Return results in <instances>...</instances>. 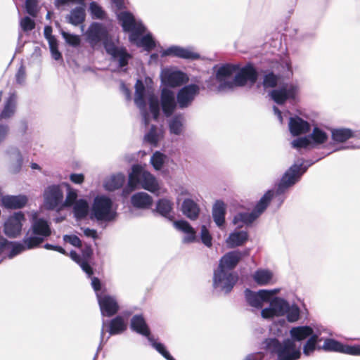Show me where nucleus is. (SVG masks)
Listing matches in <instances>:
<instances>
[{"label": "nucleus", "mask_w": 360, "mask_h": 360, "mask_svg": "<svg viewBox=\"0 0 360 360\" xmlns=\"http://www.w3.org/2000/svg\"><path fill=\"white\" fill-rule=\"evenodd\" d=\"M86 39L89 44L94 47L101 41H103L104 48L113 60L119 63L120 68L128 64L131 56L127 53L125 48L117 46L110 39L106 27L100 22H92L86 32Z\"/></svg>", "instance_id": "nucleus-3"}, {"label": "nucleus", "mask_w": 360, "mask_h": 360, "mask_svg": "<svg viewBox=\"0 0 360 360\" xmlns=\"http://www.w3.org/2000/svg\"><path fill=\"white\" fill-rule=\"evenodd\" d=\"M25 220L24 214L22 212L15 213L8 217L4 223V233L9 238H16L20 235L22 224Z\"/></svg>", "instance_id": "nucleus-18"}, {"label": "nucleus", "mask_w": 360, "mask_h": 360, "mask_svg": "<svg viewBox=\"0 0 360 360\" xmlns=\"http://www.w3.org/2000/svg\"><path fill=\"white\" fill-rule=\"evenodd\" d=\"M257 72L251 65H247L241 69L238 68L233 78V88L235 86H244L248 83L252 85L257 82Z\"/></svg>", "instance_id": "nucleus-11"}, {"label": "nucleus", "mask_w": 360, "mask_h": 360, "mask_svg": "<svg viewBox=\"0 0 360 360\" xmlns=\"http://www.w3.org/2000/svg\"><path fill=\"white\" fill-rule=\"evenodd\" d=\"M200 92V87L196 84H188L182 87L176 94L177 104L180 109L188 108Z\"/></svg>", "instance_id": "nucleus-14"}, {"label": "nucleus", "mask_w": 360, "mask_h": 360, "mask_svg": "<svg viewBox=\"0 0 360 360\" xmlns=\"http://www.w3.org/2000/svg\"><path fill=\"white\" fill-rule=\"evenodd\" d=\"M117 215L116 208L110 198L103 195L94 198L89 213L91 220L98 224L109 223L115 220Z\"/></svg>", "instance_id": "nucleus-5"}, {"label": "nucleus", "mask_w": 360, "mask_h": 360, "mask_svg": "<svg viewBox=\"0 0 360 360\" xmlns=\"http://www.w3.org/2000/svg\"><path fill=\"white\" fill-rule=\"evenodd\" d=\"M269 302V307L263 309L261 311L262 318L271 319L275 316H284L289 303L288 301L280 297H274Z\"/></svg>", "instance_id": "nucleus-12"}, {"label": "nucleus", "mask_w": 360, "mask_h": 360, "mask_svg": "<svg viewBox=\"0 0 360 360\" xmlns=\"http://www.w3.org/2000/svg\"><path fill=\"white\" fill-rule=\"evenodd\" d=\"M319 335V333H316L307 340L302 348L304 356H311L317 349V344L320 341Z\"/></svg>", "instance_id": "nucleus-43"}, {"label": "nucleus", "mask_w": 360, "mask_h": 360, "mask_svg": "<svg viewBox=\"0 0 360 360\" xmlns=\"http://www.w3.org/2000/svg\"><path fill=\"white\" fill-rule=\"evenodd\" d=\"M18 105V96L15 92H10L5 98L0 112V120H8L14 116Z\"/></svg>", "instance_id": "nucleus-25"}, {"label": "nucleus", "mask_w": 360, "mask_h": 360, "mask_svg": "<svg viewBox=\"0 0 360 360\" xmlns=\"http://www.w3.org/2000/svg\"><path fill=\"white\" fill-rule=\"evenodd\" d=\"M149 109L153 119L157 120L160 115V102L157 96H151L150 97Z\"/></svg>", "instance_id": "nucleus-51"}, {"label": "nucleus", "mask_w": 360, "mask_h": 360, "mask_svg": "<svg viewBox=\"0 0 360 360\" xmlns=\"http://www.w3.org/2000/svg\"><path fill=\"white\" fill-rule=\"evenodd\" d=\"M238 280L236 273L217 266L213 272L212 286L214 289L227 295L231 292Z\"/></svg>", "instance_id": "nucleus-7"}, {"label": "nucleus", "mask_w": 360, "mask_h": 360, "mask_svg": "<svg viewBox=\"0 0 360 360\" xmlns=\"http://www.w3.org/2000/svg\"><path fill=\"white\" fill-rule=\"evenodd\" d=\"M63 240L65 243H69L72 245L77 248H79L82 246L81 240L79 238V237H77L75 235H64Z\"/></svg>", "instance_id": "nucleus-59"}, {"label": "nucleus", "mask_w": 360, "mask_h": 360, "mask_svg": "<svg viewBox=\"0 0 360 360\" xmlns=\"http://www.w3.org/2000/svg\"><path fill=\"white\" fill-rule=\"evenodd\" d=\"M355 135L352 130L347 128H338L331 130V138L336 143H344Z\"/></svg>", "instance_id": "nucleus-39"}, {"label": "nucleus", "mask_w": 360, "mask_h": 360, "mask_svg": "<svg viewBox=\"0 0 360 360\" xmlns=\"http://www.w3.org/2000/svg\"><path fill=\"white\" fill-rule=\"evenodd\" d=\"M226 205L220 200H216L212 206V215L218 227H221L225 222Z\"/></svg>", "instance_id": "nucleus-32"}, {"label": "nucleus", "mask_w": 360, "mask_h": 360, "mask_svg": "<svg viewBox=\"0 0 360 360\" xmlns=\"http://www.w3.org/2000/svg\"><path fill=\"white\" fill-rule=\"evenodd\" d=\"M200 238L204 245L208 248L212 246V236L205 225L201 227Z\"/></svg>", "instance_id": "nucleus-55"}, {"label": "nucleus", "mask_w": 360, "mask_h": 360, "mask_svg": "<svg viewBox=\"0 0 360 360\" xmlns=\"http://www.w3.org/2000/svg\"><path fill=\"white\" fill-rule=\"evenodd\" d=\"M313 328L309 326L292 327L289 334L290 338L282 342L277 338H267L263 342V347L277 360H298L301 357V342L315 335Z\"/></svg>", "instance_id": "nucleus-2"}, {"label": "nucleus", "mask_w": 360, "mask_h": 360, "mask_svg": "<svg viewBox=\"0 0 360 360\" xmlns=\"http://www.w3.org/2000/svg\"><path fill=\"white\" fill-rule=\"evenodd\" d=\"M173 56L180 58L188 60H196L200 55L194 52L192 48H183L179 46H172L161 51V56Z\"/></svg>", "instance_id": "nucleus-22"}, {"label": "nucleus", "mask_w": 360, "mask_h": 360, "mask_svg": "<svg viewBox=\"0 0 360 360\" xmlns=\"http://www.w3.org/2000/svg\"><path fill=\"white\" fill-rule=\"evenodd\" d=\"M284 316L289 323L297 322L301 319V309L297 304L289 302Z\"/></svg>", "instance_id": "nucleus-42"}, {"label": "nucleus", "mask_w": 360, "mask_h": 360, "mask_svg": "<svg viewBox=\"0 0 360 360\" xmlns=\"http://www.w3.org/2000/svg\"><path fill=\"white\" fill-rule=\"evenodd\" d=\"M125 181V176L122 173L111 175L105 179L104 187L107 191H113L121 188Z\"/></svg>", "instance_id": "nucleus-37"}, {"label": "nucleus", "mask_w": 360, "mask_h": 360, "mask_svg": "<svg viewBox=\"0 0 360 360\" xmlns=\"http://www.w3.org/2000/svg\"><path fill=\"white\" fill-rule=\"evenodd\" d=\"M145 31L146 27L143 26L140 32L129 34V39L131 43L138 47H143L146 51H150L155 47V44L150 34L142 36Z\"/></svg>", "instance_id": "nucleus-24"}, {"label": "nucleus", "mask_w": 360, "mask_h": 360, "mask_svg": "<svg viewBox=\"0 0 360 360\" xmlns=\"http://www.w3.org/2000/svg\"><path fill=\"white\" fill-rule=\"evenodd\" d=\"M97 300L103 316H112L120 309L118 302L115 296L97 293Z\"/></svg>", "instance_id": "nucleus-13"}, {"label": "nucleus", "mask_w": 360, "mask_h": 360, "mask_svg": "<svg viewBox=\"0 0 360 360\" xmlns=\"http://www.w3.org/2000/svg\"><path fill=\"white\" fill-rule=\"evenodd\" d=\"M160 103L162 112L166 117H170L178 106L174 93L167 88L162 90Z\"/></svg>", "instance_id": "nucleus-21"}, {"label": "nucleus", "mask_w": 360, "mask_h": 360, "mask_svg": "<svg viewBox=\"0 0 360 360\" xmlns=\"http://www.w3.org/2000/svg\"><path fill=\"white\" fill-rule=\"evenodd\" d=\"M248 234L247 231H238L230 233L226 239L227 245L231 248H236L243 245L248 240Z\"/></svg>", "instance_id": "nucleus-38"}, {"label": "nucleus", "mask_w": 360, "mask_h": 360, "mask_svg": "<svg viewBox=\"0 0 360 360\" xmlns=\"http://www.w3.org/2000/svg\"><path fill=\"white\" fill-rule=\"evenodd\" d=\"M89 206L84 199H79L73 205V213L77 220L84 219L89 214Z\"/></svg>", "instance_id": "nucleus-40"}, {"label": "nucleus", "mask_w": 360, "mask_h": 360, "mask_svg": "<svg viewBox=\"0 0 360 360\" xmlns=\"http://www.w3.org/2000/svg\"><path fill=\"white\" fill-rule=\"evenodd\" d=\"M51 227L48 221L41 218H37V213L32 215L30 228L25 233V242L30 247H39L44 240L50 236Z\"/></svg>", "instance_id": "nucleus-6"}, {"label": "nucleus", "mask_w": 360, "mask_h": 360, "mask_svg": "<svg viewBox=\"0 0 360 360\" xmlns=\"http://www.w3.org/2000/svg\"><path fill=\"white\" fill-rule=\"evenodd\" d=\"M108 326V332L110 335H115L117 334L122 333L124 330H127V322L125 321L124 318L121 316H117L113 318L108 323L105 321H103L102 328L101 331V341L100 344L98 347L96 353L94 357L93 360H96L98 357V352L102 349L103 344L105 343L107 340L104 342V329L106 326Z\"/></svg>", "instance_id": "nucleus-10"}, {"label": "nucleus", "mask_w": 360, "mask_h": 360, "mask_svg": "<svg viewBox=\"0 0 360 360\" xmlns=\"http://www.w3.org/2000/svg\"><path fill=\"white\" fill-rule=\"evenodd\" d=\"M70 258L77 262L82 269L86 274L88 277H91L93 274V269L91 266L89 265L87 261L84 260L81 258L80 255H79L75 251L72 250L70 252Z\"/></svg>", "instance_id": "nucleus-46"}, {"label": "nucleus", "mask_w": 360, "mask_h": 360, "mask_svg": "<svg viewBox=\"0 0 360 360\" xmlns=\"http://www.w3.org/2000/svg\"><path fill=\"white\" fill-rule=\"evenodd\" d=\"M25 79H26V72L25 67L21 65L16 74H15V81L16 83L19 85H23L25 83Z\"/></svg>", "instance_id": "nucleus-61"}, {"label": "nucleus", "mask_w": 360, "mask_h": 360, "mask_svg": "<svg viewBox=\"0 0 360 360\" xmlns=\"http://www.w3.org/2000/svg\"><path fill=\"white\" fill-rule=\"evenodd\" d=\"M254 281L259 285L269 284L273 279V274L266 269H258L253 274Z\"/></svg>", "instance_id": "nucleus-41"}, {"label": "nucleus", "mask_w": 360, "mask_h": 360, "mask_svg": "<svg viewBox=\"0 0 360 360\" xmlns=\"http://www.w3.org/2000/svg\"><path fill=\"white\" fill-rule=\"evenodd\" d=\"M44 205L49 210H54L62 204L63 193L59 186L52 185L44 193Z\"/></svg>", "instance_id": "nucleus-17"}, {"label": "nucleus", "mask_w": 360, "mask_h": 360, "mask_svg": "<svg viewBox=\"0 0 360 360\" xmlns=\"http://www.w3.org/2000/svg\"><path fill=\"white\" fill-rule=\"evenodd\" d=\"M281 65L283 69L282 71L283 73L287 77L291 76L292 75V70L290 60L287 58H284L281 60Z\"/></svg>", "instance_id": "nucleus-62"}, {"label": "nucleus", "mask_w": 360, "mask_h": 360, "mask_svg": "<svg viewBox=\"0 0 360 360\" xmlns=\"http://www.w3.org/2000/svg\"><path fill=\"white\" fill-rule=\"evenodd\" d=\"M181 211L187 218L195 220L199 216L200 207L194 200L186 198L182 202Z\"/></svg>", "instance_id": "nucleus-33"}, {"label": "nucleus", "mask_w": 360, "mask_h": 360, "mask_svg": "<svg viewBox=\"0 0 360 360\" xmlns=\"http://www.w3.org/2000/svg\"><path fill=\"white\" fill-rule=\"evenodd\" d=\"M249 255V250H233L226 253L219 260L218 267L233 271L239 262Z\"/></svg>", "instance_id": "nucleus-16"}, {"label": "nucleus", "mask_w": 360, "mask_h": 360, "mask_svg": "<svg viewBox=\"0 0 360 360\" xmlns=\"http://www.w3.org/2000/svg\"><path fill=\"white\" fill-rule=\"evenodd\" d=\"M77 192L74 190H70L68 192L66 198L64 202V205L66 207H70V206L74 205L75 202L77 201Z\"/></svg>", "instance_id": "nucleus-58"}, {"label": "nucleus", "mask_w": 360, "mask_h": 360, "mask_svg": "<svg viewBox=\"0 0 360 360\" xmlns=\"http://www.w3.org/2000/svg\"><path fill=\"white\" fill-rule=\"evenodd\" d=\"M148 340L152 347L155 349L159 354H160L165 359L167 360H175L167 350L165 346L162 343L156 341L153 336Z\"/></svg>", "instance_id": "nucleus-48"}, {"label": "nucleus", "mask_w": 360, "mask_h": 360, "mask_svg": "<svg viewBox=\"0 0 360 360\" xmlns=\"http://www.w3.org/2000/svg\"><path fill=\"white\" fill-rule=\"evenodd\" d=\"M311 141L309 137H301L293 140L291 142L292 147L297 150L307 148L311 145Z\"/></svg>", "instance_id": "nucleus-53"}, {"label": "nucleus", "mask_w": 360, "mask_h": 360, "mask_svg": "<svg viewBox=\"0 0 360 360\" xmlns=\"http://www.w3.org/2000/svg\"><path fill=\"white\" fill-rule=\"evenodd\" d=\"M238 70V65L224 64L216 70L215 78L219 83L217 90L224 91L233 89V75Z\"/></svg>", "instance_id": "nucleus-9"}, {"label": "nucleus", "mask_w": 360, "mask_h": 360, "mask_svg": "<svg viewBox=\"0 0 360 360\" xmlns=\"http://www.w3.org/2000/svg\"><path fill=\"white\" fill-rule=\"evenodd\" d=\"M310 129V124L308 122L302 120L298 116L292 117L289 120V130L292 136H298L305 134Z\"/></svg>", "instance_id": "nucleus-28"}, {"label": "nucleus", "mask_w": 360, "mask_h": 360, "mask_svg": "<svg viewBox=\"0 0 360 360\" xmlns=\"http://www.w3.org/2000/svg\"><path fill=\"white\" fill-rule=\"evenodd\" d=\"M37 0H26L25 8L27 12L32 16L37 14Z\"/></svg>", "instance_id": "nucleus-60"}, {"label": "nucleus", "mask_w": 360, "mask_h": 360, "mask_svg": "<svg viewBox=\"0 0 360 360\" xmlns=\"http://www.w3.org/2000/svg\"><path fill=\"white\" fill-rule=\"evenodd\" d=\"M2 205L9 209H20L27 202V198L24 195H6L1 199Z\"/></svg>", "instance_id": "nucleus-31"}, {"label": "nucleus", "mask_w": 360, "mask_h": 360, "mask_svg": "<svg viewBox=\"0 0 360 360\" xmlns=\"http://www.w3.org/2000/svg\"><path fill=\"white\" fill-rule=\"evenodd\" d=\"M60 34L65 39V42L72 46H77L80 44V38L79 36L70 34L61 30Z\"/></svg>", "instance_id": "nucleus-52"}, {"label": "nucleus", "mask_w": 360, "mask_h": 360, "mask_svg": "<svg viewBox=\"0 0 360 360\" xmlns=\"http://www.w3.org/2000/svg\"><path fill=\"white\" fill-rule=\"evenodd\" d=\"M307 162V164L304 165V161L299 160L293 164L283 174L275 189L267 191L251 212H241L237 213L233 219V224L238 228H241L244 225H250L264 212L274 198L278 201V205L281 206L285 200L283 194L300 180L308 167L313 164V162Z\"/></svg>", "instance_id": "nucleus-1"}, {"label": "nucleus", "mask_w": 360, "mask_h": 360, "mask_svg": "<svg viewBox=\"0 0 360 360\" xmlns=\"http://www.w3.org/2000/svg\"><path fill=\"white\" fill-rule=\"evenodd\" d=\"M162 136L161 130L156 126L152 125L149 131L145 135L144 140L151 146H156Z\"/></svg>", "instance_id": "nucleus-44"}, {"label": "nucleus", "mask_w": 360, "mask_h": 360, "mask_svg": "<svg viewBox=\"0 0 360 360\" xmlns=\"http://www.w3.org/2000/svg\"><path fill=\"white\" fill-rule=\"evenodd\" d=\"M174 226L185 233L186 236L183 238L184 243H192L195 239V231L189 223L185 220L174 221Z\"/></svg>", "instance_id": "nucleus-35"}, {"label": "nucleus", "mask_w": 360, "mask_h": 360, "mask_svg": "<svg viewBox=\"0 0 360 360\" xmlns=\"http://www.w3.org/2000/svg\"><path fill=\"white\" fill-rule=\"evenodd\" d=\"M352 345H344L334 339H326L322 349L326 352H336L351 355Z\"/></svg>", "instance_id": "nucleus-30"}, {"label": "nucleus", "mask_w": 360, "mask_h": 360, "mask_svg": "<svg viewBox=\"0 0 360 360\" xmlns=\"http://www.w3.org/2000/svg\"><path fill=\"white\" fill-rule=\"evenodd\" d=\"M300 92V86L297 82L285 83L273 89L269 96L277 104L282 105L286 101H295Z\"/></svg>", "instance_id": "nucleus-8"}, {"label": "nucleus", "mask_w": 360, "mask_h": 360, "mask_svg": "<svg viewBox=\"0 0 360 360\" xmlns=\"http://www.w3.org/2000/svg\"><path fill=\"white\" fill-rule=\"evenodd\" d=\"M132 206L137 209H149L153 205L152 197L146 192L141 191L136 193L131 197Z\"/></svg>", "instance_id": "nucleus-29"}, {"label": "nucleus", "mask_w": 360, "mask_h": 360, "mask_svg": "<svg viewBox=\"0 0 360 360\" xmlns=\"http://www.w3.org/2000/svg\"><path fill=\"white\" fill-rule=\"evenodd\" d=\"M130 328L131 330L146 337L148 340L152 337L150 328L141 314H136L131 318Z\"/></svg>", "instance_id": "nucleus-27"}, {"label": "nucleus", "mask_w": 360, "mask_h": 360, "mask_svg": "<svg viewBox=\"0 0 360 360\" xmlns=\"http://www.w3.org/2000/svg\"><path fill=\"white\" fill-rule=\"evenodd\" d=\"M268 357L263 352H255L248 354L243 360H267Z\"/></svg>", "instance_id": "nucleus-64"}, {"label": "nucleus", "mask_w": 360, "mask_h": 360, "mask_svg": "<svg viewBox=\"0 0 360 360\" xmlns=\"http://www.w3.org/2000/svg\"><path fill=\"white\" fill-rule=\"evenodd\" d=\"M310 141H313L315 145L322 144L328 139L327 134L321 129L315 127L311 134L309 136Z\"/></svg>", "instance_id": "nucleus-47"}, {"label": "nucleus", "mask_w": 360, "mask_h": 360, "mask_svg": "<svg viewBox=\"0 0 360 360\" xmlns=\"http://www.w3.org/2000/svg\"><path fill=\"white\" fill-rule=\"evenodd\" d=\"M161 78L163 83L171 87L181 86L188 79L187 75L184 72L169 69L162 71Z\"/></svg>", "instance_id": "nucleus-20"}, {"label": "nucleus", "mask_w": 360, "mask_h": 360, "mask_svg": "<svg viewBox=\"0 0 360 360\" xmlns=\"http://www.w3.org/2000/svg\"><path fill=\"white\" fill-rule=\"evenodd\" d=\"M5 154L9 161V170L12 173H18L20 171L22 165V155L19 148L16 146H8Z\"/></svg>", "instance_id": "nucleus-23"}, {"label": "nucleus", "mask_w": 360, "mask_h": 360, "mask_svg": "<svg viewBox=\"0 0 360 360\" xmlns=\"http://www.w3.org/2000/svg\"><path fill=\"white\" fill-rule=\"evenodd\" d=\"M117 16L123 30L129 32V34L140 32L144 26L141 21L136 20L134 16L128 11H121L117 14Z\"/></svg>", "instance_id": "nucleus-15"}, {"label": "nucleus", "mask_w": 360, "mask_h": 360, "mask_svg": "<svg viewBox=\"0 0 360 360\" xmlns=\"http://www.w3.org/2000/svg\"><path fill=\"white\" fill-rule=\"evenodd\" d=\"M267 292L265 290H259L257 292L250 289L245 290V297L248 304L256 309H262L264 302H268L266 295Z\"/></svg>", "instance_id": "nucleus-26"}, {"label": "nucleus", "mask_w": 360, "mask_h": 360, "mask_svg": "<svg viewBox=\"0 0 360 360\" xmlns=\"http://www.w3.org/2000/svg\"><path fill=\"white\" fill-rule=\"evenodd\" d=\"M173 203L167 199H160L156 203V212L161 216L172 220L174 218L172 214Z\"/></svg>", "instance_id": "nucleus-36"}, {"label": "nucleus", "mask_w": 360, "mask_h": 360, "mask_svg": "<svg viewBox=\"0 0 360 360\" xmlns=\"http://www.w3.org/2000/svg\"><path fill=\"white\" fill-rule=\"evenodd\" d=\"M167 156L160 152H155L150 158V163L155 170H160L163 167Z\"/></svg>", "instance_id": "nucleus-49"}, {"label": "nucleus", "mask_w": 360, "mask_h": 360, "mask_svg": "<svg viewBox=\"0 0 360 360\" xmlns=\"http://www.w3.org/2000/svg\"><path fill=\"white\" fill-rule=\"evenodd\" d=\"M50 51L51 53L52 58L56 60H59L62 59V55L58 49V41H53L49 44Z\"/></svg>", "instance_id": "nucleus-57"}, {"label": "nucleus", "mask_w": 360, "mask_h": 360, "mask_svg": "<svg viewBox=\"0 0 360 360\" xmlns=\"http://www.w3.org/2000/svg\"><path fill=\"white\" fill-rule=\"evenodd\" d=\"M184 117L183 115L174 116L169 122V131L172 134L179 135L183 131V122Z\"/></svg>", "instance_id": "nucleus-45"}, {"label": "nucleus", "mask_w": 360, "mask_h": 360, "mask_svg": "<svg viewBox=\"0 0 360 360\" xmlns=\"http://www.w3.org/2000/svg\"><path fill=\"white\" fill-rule=\"evenodd\" d=\"M20 27L23 31H30L35 27L34 21L30 17H25L20 20Z\"/></svg>", "instance_id": "nucleus-56"}, {"label": "nucleus", "mask_w": 360, "mask_h": 360, "mask_svg": "<svg viewBox=\"0 0 360 360\" xmlns=\"http://www.w3.org/2000/svg\"><path fill=\"white\" fill-rule=\"evenodd\" d=\"M85 18V8L84 6H79L70 11V14L66 16V20L68 23L77 26L83 24Z\"/></svg>", "instance_id": "nucleus-34"}, {"label": "nucleus", "mask_w": 360, "mask_h": 360, "mask_svg": "<svg viewBox=\"0 0 360 360\" xmlns=\"http://www.w3.org/2000/svg\"><path fill=\"white\" fill-rule=\"evenodd\" d=\"M89 9L93 18L103 19L104 18V11L102 8L96 2H91Z\"/></svg>", "instance_id": "nucleus-54"}, {"label": "nucleus", "mask_w": 360, "mask_h": 360, "mask_svg": "<svg viewBox=\"0 0 360 360\" xmlns=\"http://www.w3.org/2000/svg\"><path fill=\"white\" fill-rule=\"evenodd\" d=\"M9 133V126L6 124H0V145L6 141Z\"/></svg>", "instance_id": "nucleus-63"}, {"label": "nucleus", "mask_w": 360, "mask_h": 360, "mask_svg": "<svg viewBox=\"0 0 360 360\" xmlns=\"http://www.w3.org/2000/svg\"><path fill=\"white\" fill-rule=\"evenodd\" d=\"M135 96L134 103L139 108L142 116V120L144 125L146 127L150 122V115L146 109V104L145 102V86L143 82L140 80H137L135 85Z\"/></svg>", "instance_id": "nucleus-19"}, {"label": "nucleus", "mask_w": 360, "mask_h": 360, "mask_svg": "<svg viewBox=\"0 0 360 360\" xmlns=\"http://www.w3.org/2000/svg\"><path fill=\"white\" fill-rule=\"evenodd\" d=\"M136 188H143L153 193H158L160 189L156 177L140 165L132 166L129 174L127 186L123 192L128 195Z\"/></svg>", "instance_id": "nucleus-4"}, {"label": "nucleus", "mask_w": 360, "mask_h": 360, "mask_svg": "<svg viewBox=\"0 0 360 360\" xmlns=\"http://www.w3.org/2000/svg\"><path fill=\"white\" fill-rule=\"evenodd\" d=\"M280 77L270 72L266 74L264 77L262 85L264 89L275 88L278 83Z\"/></svg>", "instance_id": "nucleus-50"}]
</instances>
